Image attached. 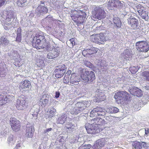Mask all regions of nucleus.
<instances>
[{
    "mask_svg": "<svg viewBox=\"0 0 149 149\" xmlns=\"http://www.w3.org/2000/svg\"><path fill=\"white\" fill-rule=\"evenodd\" d=\"M47 36H48L46 35L44 36L43 33H42L37 34L34 37L32 42L33 47L38 49H43L46 51L49 50L50 45L46 41Z\"/></svg>",
    "mask_w": 149,
    "mask_h": 149,
    "instance_id": "1",
    "label": "nucleus"
},
{
    "mask_svg": "<svg viewBox=\"0 0 149 149\" xmlns=\"http://www.w3.org/2000/svg\"><path fill=\"white\" fill-rule=\"evenodd\" d=\"M119 111V109L115 107H109L107 110L103 109L102 108L97 107L94 108L91 112L90 116L91 117H93L97 115L104 116L105 114V111L109 113H116Z\"/></svg>",
    "mask_w": 149,
    "mask_h": 149,
    "instance_id": "2",
    "label": "nucleus"
},
{
    "mask_svg": "<svg viewBox=\"0 0 149 149\" xmlns=\"http://www.w3.org/2000/svg\"><path fill=\"white\" fill-rule=\"evenodd\" d=\"M90 104L89 102L87 101L84 102H78L75 104H73L70 109V112L72 114H77L83 112L87 107Z\"/></svg>",
    "mask_w": 149,
    "mask_h": 149,
    "instance_id": "3",
    "label": "nucleus"
},
{
    "mask_svg": "<svg viewBox=\"0 0 149 149\" xmlns=\"http://www.w3.org/2000/svg\"><path fill=\"white\" fill-rule=\"evenodd\" d=\"M82 81L85 83H91L95 79L94 73L92 71L83 70L81 75Z\"/></svg>",
    "mask_w": 149,
    "mask_h": 149,
    "instance_id": "4",
    "label": "nucleus"
},
{
    "mask_svg": "<svg viewBox=\"0 0 149 149\" xmlns=\"http://www.w3.org/2000/svg\"><path fill=\"white\" fill-rule=\"evenodd\" d=\"M6 18V21L7 23L11 24L13 22L16 15L13 8L12 7H8L6 9L4 12Z\"/></svg>",
    "mask_w": 149,
    "mask_h": 149,
    "instance_id": "5",
    "label": "nucleus"
},
{
    "mask_svg": "<svg viewBox=\"0 0 149 149\" xmlns=\"http://www.w3.org/2000/svg\"><path fill=\"white\" fill-rule=\"evenodd\" d=\"M93 14L94 17L99 19L104 18L106 15L103 8L98 6L94 8Z\"/></svg>",
    "mask_w": 149,
    "mask_h": 149,
    "instance_id": "6",
    "label": "nucleus"
},
{
    "mask_svg": "<svg viewBox=\"0 0 149 149\" xmlns=\"http://www.w3.org/2000/svg\"><path fill=\"white\" fill-rule=\"evenodd\" d=\"M91 40L95 43L103 44L107 40V39L103 33L93 34L90 36Z\"/></svg>",
    "mask_w": 149,
    "mask_h": 149,
    "instance_id": "7",
    "label": "nucleus"
},
{
    "mask_svg": "<svg viewBox=\"0 0 149 149\" xmlns=\"http://www.w3.org/2000/svg\"><path fill=\"white\" fill-rule=\"evenodd\" d=\"M129 95L125 91L118 92L114 95V97L118 103L126 100L129 97Z\"/></svg>",
    "mask_w": 149,
    "mask_h": 149,
    "instance_id": "8",
    "label": "nucleus"
},
{
    "mask_svg": "<svg viewBox=\"0 0 149 149\" xmlns=\"http://www.w3.org/2000/svg\"><path fill=\"white\" fill-rule=\"evenodd\" d=\"M136 48L138 51L146 52L149 50V45L147 42L142 41L136 43Z\"/></svg>",
    "mask_w": 149,
    "mask_h": 149,
    "instance_id": "9",
    "label": "nucleus"
},
{
    "mask_svg": "<svg viewBox=\"0 0 149 149\" xmlns=\"http://www.w3.org/2000/svg\"><path fill=\"white\" fill-rule=\"evenodd\" d=\"M127 18V23L132 29H135L138 28L139 21L137 19L130 15H128Z\"/></svg>",
    "mask_w": 149,
    "mask_h": 149,
    "instance_id": "10",
    "label": "nucleus"
},
{
    "mask_svg": "<svg viewBox=\"0 0 149 149\" xmlns=\"http://www.w3.org/2000/svg\"><path fill=\"white\" fill-rule=\"evenodd\" d=\"M26 101L25 97L23 96L18 97L17 100L16 107L17 109L19 110H23L26 107Z\"/></svg>",
    "mask_w": 149,
    "mask_h": 149,
    "instance_id": "11",
    "label": "nucleus"
},
{
    "mask_svg": "<svg viewBox=\"0 0 149 149\" xmlns=\"http://www.w3.org/2000/svg\"><path fill=\"white\" fill-rule=\"evenodd\" d=\"M85 128L88 134H95L98 133L99 132L98 128L94 124V123L92 124L87 123L85 125Z\"/></svg>",
    "mask_w": 149,
    "mask_h": 149,
    "instance_id": "12",
    "label": "nucleus"
},
{
    "mask_svg": "<svg viewBox=\"0 0 149 149\" xmlns=\"http://www.w3.org/2000/svg\"><path fill=\"white\" fill-rule=\"evenodd\" d=\"M10 124L13 130L18 131L20 129L21 125L19 121L15 118H11L10 119Z\"/></svg>",
    "mask_w": 149,
    "mask_h": 149,
    "instance_id": "13",
    "label": "nucleus"
},
{
    "mask_svg": "<svg viewBox=\"0 0 149 149\" xmlns=\"http://www.w3.org/2000/svg\"><path fill=\"white\" fill-rule=\"evenodd\" d=\"M123 4L118 0H111L109 1L108 4V6L110 9L112 10L114 8H120L123 6Z\"/></svg>",
    "mask_w": 149,
    "mask_h": 149,
    "instance_id": "14",
    "label": "nucleus"
},
{
    "mask_svg": "<svg viewBox=\"0 0 149 149\" xmlns=\"http://www.w3.org/2000/svg\"><path fill=\"white\" fill-rule=\"evenodd\" d=\"M98 50L97 48L95 47H91L90 49H86L82 51L83 55L86 57L90 56L96 53Z\"/></svg>",
    "mask_w": 149,
    "mask_h": 149,
    "instance_id": "15",
    "label": "nucleus"
},
{
    "mask_svg": "<svg viewBox=\"0 0 149 149\" xmlns=\"http://www.w3.org/2000/svg\"><path fill=\"white\" fill-rule=\"evenodd\" d=\"M83 15H78L72 16V19L77 24H80L83 23L84 21L86 14L84 12H82Z\"/></svg>",
    "mask_w": 149,
    "mask_h": 149,
    "instance_id": "16",
    "label": "nucleus"
},
{
    "mask_svg": "<svg viewBox=\"0 0 149 149\" xmlns=\"http://www.w3.org/2000/svg\"><path fill=\"white\" fill-rule=\"evenodd\" d=\"M50 98V96L48 94H46L42 95L39 101V105L42 107H45L49 103Z\"/></svg>",
    "mask_w": 149,
    "mask_h": 149,
    "instance_id": "17",
    "label": "nucleus"
},
{
    "mask_svg": "<svg viewBox=\"0 0 149 149\" xmlns=\"http://www.w3.org/2000/svg\"><path fill=\"white\" fill-rule=\"evenodd\" d=\"M105 96L104 93L100 91L95 92V101L99 102L104 100L105 99Z\"/></svg>",
    "mask_w": 149,
    "mask_h": 149,
    "instance_id": "18",
    "label": "nucleus"
},
{
    "mask_svg": "<svg viewBox=\"0 0 149 149\" xmlns=\"http://www.w3.org/2000/svg\"><path fill=\"white\" fill-rule=\"evenodd\" d=\"M106 141L102 138L97 140L93 146V149H100L105 145Z\"/></svg>",
    "mask_w": 149,
    "mask_h": 149,
    "instance_id": "19",
    "label": "nucleus"
},
{
    "mask_svg": "<svg viewBox=\"0 0 149 149\" xmlns=\"http://www.w3.org/2000/svg\"><path fill=\"white\" fill-rule=\"evenodd\" d=\"M30 85V82L29 80H25L21 82L19 86V88L22 91L27 90L29 88V86Z\"/></svg>",
    "mask_w": 149,
    "mask_h": 149,
    "instance_id": "20",
    "label": "nucleus"
},
{
    "mask_svg": "<svg viewBox=\"0 0 149 149\" xmlns=\"http://www.w3.org/2000/svg\"><path fill=\"white\" fill-rule=\"evenodd\" d=\"M34 130L31 125L27 124L26 126V136L28 138H31L33 135Z\"/></svg>",
    "mask_w": 149,
    "mask_h": 149,
    "instance_id": "21",
    "label": "nucleus"
},
{
    "mask_svg": "<svg viewBox=\"0 0 149 149\" xmlns=\"http://www.w3.org/2000/svg\"><path fill=\"white\" fill-rule=\"evenodd\" d=\"M129 91L131 94L136 95L138 97L142 96L143 95L141 91L136 87L131 88Z\"/></svg>",
    "mask_w": 149,
    "mask_h": 149,
    "instance_id": "22",
    "label": "nucleus"
},
{
    "mask_svg": "<svg viewBox=\"0 0 149 149\" xmlns=\"http://www.w3.org/2000/svg\"><path fill=\"white\" fill-rule=\"evenodd\" d=\"M47 9L46 7L43 5L39 6L36 10V13L40 16L43 13H46L47 12Z\"/></svg>",
    "mask_w": 149,
    "mask_h": 149,
    "instance_id": "23",
    "label": "nucleus"
},
{
    "mask_svg": "<svg viewBox=\"0 0 149 149\" xmlns=\"http://www.w3.org/2000/svg\"><path fill=\"white\" fill-rule=\"evenodd\" d=\"M80 81L79 77L75 75V74L73 73L71 74L69 81L72 84L77 85L79 84V82Z\"/></svg>",
    "mask_w": 149,
    "mask_h": 149,
    "instance_id": "24",
    "label": "nucleus"
},
{
    "mask_svg": "<svg viewBox=\"0 0 149 149\" xmlns=\"http://www.w3.org/2000/svg\"><path fill=\"white\" fill-rule=\"evenodd\" d=\"M92 123H94L95 125L98 128V125H102L104 123V120L101 118H96L91 120Z\"/></svg>",
    "mask_w": 149,
    "mask_h": 149,
    "instance_id": "25",
    "label": "nucleus"
},
{
    "mask_svg": "<svg viewBox=\"0 0 149 149\" xmlns=\"http://www.w3.org/2000/svg\"><path fill=\"white\" fill-rule=\"evenodd\" d=\"M67 117V114H64L59 117L58 119L57 123L61 124H63L66 121Z\"/></svg>",
    "mask_w": 149,
    "mask_h": 149,
    "instance_id": "26",
    "label": "nucleus"
},
{
    "mask_svg": "<svg viewBox=\"0 0 149 149\" xmlns=\"http://www.w3.org/2000/svg\"><path fill=\"white\" fill-rule=\"evenodd\" d=\"M124 58L126 60H129L128 58L131 57L132 56V54L129 49H126L124 50L123 53Z\"/></svg>",
    "mask_w": 149,
    "mask_h": 149,
    "instance_id": "27",
    "label": "nucleus"
},
{
    "mask_svg": "<svg viewBox=\"0 0 149 149\" xmlns=\"http://www.w3.org/2000/svg\"><path fill=\"white\" fill-rule=\"evenodd\" d=\"M74 126L71 123H68L65 126V130L69 133L72 132L74 129Z\"/></svg>",
    "mask_w": 149,
    "mask_h": 149,
    "instance_id": "28",
    "label": "nucleus"
},
{
    "mask_svg": "<svg viewBox=\"0 0 149 149\" xmlns=\"http://www.w3.org/2000/svg\"><path fill=\"white\" fill-rule=\"evenodd\" d=\"M51 51L55 58L56 57L59 55L60 52V48L59 47L53 48Z\"/></svg>",
    "mask_w": 149,
    "mask_h": 149,
    "instance_id": "29",
    "label": "nucleus"
},
{
    "mask_svg": "<svg viewBox=\"0 0 149 149\" xmlns=\"http://www.w3.org/2000/svg\"><path fill=\"white\" fill-rule=\"evenodd\" d=\"M113 22L117 28L121 27L122 25V23L119 18L117 17L113 18Z\"/></svg>",
    "mask_w": 149,
    "mask_h": 149,
    "instance_id": "30",
    "label": "nucleus"
},
{
    "mask_svg": "<svg viewBox=\"0 0 149 149\" xmlns=\"http://www.w3.org/2000/svg\"><path fill=\"white\" fill-rule=\"evenodd\" d=\"M8 97H4L3 95H0V106L3 104H5L7 102L9 101Z\"/></svg>",
    "mask_w": 149,
    "mask_h": 149,
    "instance_id": "31",
    "label": "nucleus"
},
{
    "mask_svg": "<svg viewBox=\"0 0 149 149\" xmlns=\"http://www.w3.org/2000/svg\"><path fill=\"white\" fill-rule=\"evenodd\" d=\"M8 143L10 145H12L15 143V138L12 135H10L8 139Z\"/></svg>",
    "mask_w": 149,
    "mask_h": 149,
    "instance_id": "32",
    "label": "nucleus"
},
{
    "mask_svg": "<svg viewBox=\"0 0 149 149\" xmlns=\"http://www.w3.org/2000/svg\"><path fill=\"white\" fill-rule=\"evenodd\" d=\"M139 15L141 17L142 19H145L146 20H148V14L146 11L143 10V12H141Z\"/></svg>",
    "mask_w": 149,
    "mask_h": 149,
    "instance_id": "33",
    "label": "nucleus"
},
{
    "mask_svg": "<svg viewBox=\"0 0 149 149\" xmlns=\"http://www.w3.org/2000/svg\"><path fill=\"white\" fill-rule=\"evenodd\" d=\"M56 72L55 74V76L57 78H59L62 77L65 73L62 72L61 71H58L56 70H55Z\"/></svg>",
    "mask_w": 149,
    "mask_h": 149,
    "instance_id": "34",
    "label": "nucleus"
},
{
    "mask_svg": "<svg viewBox=\"0 0 149 149\" xmlns=\"http://www.w3.org/2000/svg\"><path fill=\"white\" fill-rule=\"evenodd\" d=\"M0 42L2 44L6 45H8L9 43V41L7 40L6 38L3 37H1L0 39Z\"/></svg>",
    "mask_w": 149,
    "mask_h": 149,
    "instance_id": "35",
    "label": "nucleus"
},
{
    "mask_svg": "<svg viewBox=\"0 0 149 149\" xmlns=\"http://www.w3.org/2000/svg\"><path fill=\"white\" fill-rule=\"evenodd\" d=\"M71 70L68 71V72L65 74V76L64 77L63 82L64 83L67 84L69 82V81L68 79V75L70 74L71 73Z\"/></svg>",
    "mask_w": 149,
    "mask_h": 149,
    "instance_id": "36",
    "label": "nucleus"
},
{
    "mask_svg": "<svg viewBox=\"0 0 149 149\" xmlns=\"http://www.w3.org/2000/svg\"><path fill=\"white\" fill-rule=\"evenodd\" d=\"M133 146L135 149H141V146L140 142L136 141L133 143Z\"/></svg>",
    "mask_w": 149,
    "mask_h": 149,
    "instance_id": "37",
    "label": "nucleus"
},
{
    "mask_svg": "<svg viewBox=\"0 0 149 149\" xmlns=\"http://www.w3.org/2000/svg\"><path fill=\"white\" fill-rule=\"evenodd\" d=\"M58 68L56 70L61 71L62 72L65 73L66 71V68L64 65L62 64L59 65L58 67Z\"/></svg>",
    "mask_w": 149,
    "mask_h": 149,
    "instance_id": "38",
    "label": "nucleus"
},
{
    "mask_svg": "<svg viewBox=\"0 0 149 149\" xmlns=\"http://www.w3.org/2000/svg\"><path fill=\"white\" fill-rule=\"evenodd\" d=\"M26 1L27 0H17V4L18 6H23L25 5Z\"/></svg>",
    "mask_w": 149,
    "mask_h": 149,
    "instance_id": "39",
    "label": "nucleus"
},
{
    "mask_svg": "<svg viewBox=\"0 0 149 149\" xmlns=\"http://www.w3.org/2000/svg\"><path fill=\"white\" fill-rule=\"evenodd\" d=\"M142 75L144 79L149 80V72L144 71L143 72Z\"/></svg>",
    "mask_w": 149,
    "mask_h": 149,
    "instance_id": "40",
    "label": "nucleus"
},
{
    "mask_svg": "<svg viewBox=\"0 0 149 149\" xmlns=\"http://www.w3.org/2000/svg\"><path fill=\"white\" fill-rule=\"evenodd\" d=\"M56 112V109L52 107L51 108L49 111V116L51 117H53L55 114Z\"/></svg>",
    "mask_w": 149,
    "mask_h": 149,
    "instance_id": "41",
    "label": "nucleus"
},
{
    "mask_svg": "<svg viewBox=\"0 0 149 149\" xmlns=\"http://www.w3.org/2000/svg\"><path fill=\"white\" fill-rule=\"evenodd\" d=\"M137 11L139 13H141V12H143V11L144 10V8L142 6L140 5H138L136 6Z\"/></svg>",
    "mask_w": 149,
    "mask_h": 149,
    "instance_id": "42",
    "label": "nucleus"
},
{
    "mask_svg": "<svg viewBox=\"0 0 149 149\" xmlns=\"http://www.w3.org/2000/svg\"><path fill=\"white\" fill-rule=\"evenodd\" d=\"M138 70V68L135 67H131L130 69V71L132 74H135Z\"/></svg>",
    "mask_w": 149,
    "mask_h": 149,
    "instance_id": "43",
    "label": "nucleus"
},
{
    "mask_svg": "<svg viewBox=\"0 0 149 149\" xmlns=\"http://www.w3.org/2000/svg\"><path fill=\"white\" fill-rule=\"evenodd\" d=\"M75 41H76V39L75 38H72L70 39L69 41L70 42V47H72L75 45Z\"/></svg>",
    "mask_w": 149,
    "mask_h": 149,
    "instance_id": "44",
    "label": "nucleus"
},
{
    "mask_svg": "<svg viewBox=\"0 0 149 149\" xmlns=\"http://www.w3.org/2000/svg\"><path fill=\"white\" fill-rule=\"evenodd\" d=\"M51 47H50V49L49 50H50L51 49ZM50 52H49L48 53L47 55V58L50 59H53L54 58H55V57L54 56L53 53L51 51H50Z\"/></svg>",
    "mask_w": 149,
    "mask_h": 149,
    "instance_id": "45",
    "label": "nucleus"
},
{
    "mask_svg": "<svg viewBox=\"0 0 149 149\" xmlns=\"http://www.w3.org/2000/svg\"><path fill=\"white\" fill-rule=\"evenodd\" d=\"M84 64L87 67L90 68H92L93 67V65L91 63L88 61H84Z\"/></svg>",
    "mask_w": 149,
    "mask_h": 149,
    "instance_id": "46",
    "label": "nucleus"
},
{
    "mask_svg": "<svg viewBox=\"0 0 149 149\" xmlns=\"http://www.w3.org/2000/svg\"><path fill=\"white\" fill-rule=\"evenodd\" d=\"M13 53V54H12L14 56L13 58L14 59H17L18 58H19V53L17 52V51H14V53Z\"/></svg>",
    "mask_w": 149,
    "mask_h": 149,
    "instance_id": "47",
    "label": "nucleus"
},
{
    "mask_svg": "<svg viewBox=\"0 0 149 149\" xmlns=\"http://www.w3.org/2000/svg\"><path fill=\"white\" fill-rule=\"evenodd\" d=\"M13 24V22L11 23V24H8V23H7V22L5 21V24H4V29L5 30H7L9 29L10 28V25L12 24Z\"/></svg>",
    "mask_w": 149,
    "mask_h": 149,
    "instance_id": "48",
    "label": "nucleus"
},
{
    "mask_svg": "<svg viewBox=\"0 0 149 149\" xmlns=\"http://www.w3.org/2000/svg\"><path fill=\"white\" fill-rule=\"evenodd\" d=\"M17 36L16 38V40L18 42H20L21 39V34H17Z\"/></svg>",
    "mask_w": 149,
    "mask_h": 149,
    "instance_id": "49",
    "label": "nucleus"
},
{
    "mask_svg": "<svg viewBox=\"0 0 149 149\" xmlns=\"http://www.w3.org/2000/svg\"><path fill=\"white\" fill-rule=\"evenodd\" d=\"M52 128H49L46 129L44 130L43 133L44 134H47L48 135V133L49 132L51 131L52 130Z\"/></svg>",
    "mask_w": 149,
    "mask_h": 149,
    "instance_id": "50",
    "label": "nucleus"
},
{
    "mask_svg": "<svg viewBox=\"0 0 149 149\" xmlns=\"http://www.w3.org/2000/svg\"><path fill=\"white\" fill-rule=\"evenodd\" d=\"M91 147V145L90 144H88L84 146H83L82 147V149H90Z\"/></svg>",
    "mask_w": 149,
    "mask_h": 149,
    "instance_id": "51",
    "label": "nucleus"
},
{
    "mask_svg": "<svg viewBox=\"0 0 149 149\" xmlns=\"http://www.w3.org/2000/svg\"><path fill=\"white\" fill-rule=\"evenodd\" d=\"M5 1L6 0H0V7L4 4Z\"/></svg>",
    "mask_w": 149,
    "mask_h": 149,
    "instance_id": "52",
    "label": "nucleus"
},
{
    "mask_svg": "<svg viewBox=\"0 0 149 149\" xmlns=\"http://www.w3.org/2000/svg\"><path fill=\"white\" fill-rule=\"evenodd\" d=\"M149 133V129L146 128L145 129V134L147 135V136L148 134Z\"/></svg>",
    "mask_w": 149,
    "mask_h": 149,
    "instance_id": "53",
    "label": "nucleus"
},
{
    "mask_svg": "<svg viewBox=\"0 0 149 149\" xmlns=\"http://www.w3.org/2000/svg\"><path fill=\"white\" fill-rule=\"evenodd\" d=\"M38 109H37L36 111L34 112L33 114H32V115L33 116V117H37V116L38 114Z\"/></svg>",
    "mask_w": 149,
    "mask_h": 149,
    "instance_id": "54",
    "label": "nucleus"
},
{
    "mask_svg": "<svg viewBox=\"0 0 149 149\" xmlns=\"http://www.w3.org/2000/svg\"><path fill=\"white\" fill-rule=\"evenodd\" d=\"M100 65L101 66V69H103L102 70V71H105L106 70L107 68L106 66L105 65L103 66L102 64H100Z\"/></svg>",
    "mask_w": 149,
    "mask_h": 149,
    "instance_id": "55",
    "label": "nucleus"
},
{
    "mask_svg": "<svg viewBox=\"0 0 149 149\" xmlns=\"http://www.w3.org/2000/svg\"><path fill=\"white\" fill-rule=\"evenodd\" d=\"M141 148L142 147L145 148L146 146V144L145 142H143L141 143Z\"/></svg>",
    "mask_w": 149,
    "mask_h": 149,
    "instance_id": "56",
    "label": "nucleus"
},
{
    "mask_svg": "<svg viewBox=\"0 0 149 149\" xmlns=\"http://www.w3.org/2000/svg\"><path fill=\"white\" fill-rule=\"evenodd\" d=\"M21 30L22 29L21 28H18L17 31V34H21Z\"/></svg>",
    "mask_w": 149,
    "mask_h": 149,
    "instance_id": "57",
    "label": "nucleus"
},
{
    "mask_svg": "<svg viewBox=\"0 0 149 149\" xmlns=\"http://www.w3.org/2000/svg\"><path fill=\"white\" fill-rule=\"evenodd\" d=\"M55 94V97L56 98H58L59 97L60 94L59 92H56Z\"/></svg>",
    "mask_w": 149,
    "mask_h": 149,
    "instance_id": "58",
    "label": "nucleus"
},
{
    "mask_svg": "<svg viewBox=\"0 0 149 149\" xmlns=\"http://www.w3.org/2000/svg\"><path fill=\"white\" fill-rule=\"evenodd\" d=\"M19 145H17L16 146V147H17L18 146H19Z\"/></svg>",
    "mask_w": 149,
    "mask_h": 149,
    "instance_id": "59",
    "label": "nucleus"
},
{
    "mask_svg": "<svg viewBox=\"0 0 149 149\" xmlns=\"http://www.w3.org/2000/svg\"><path fill=\"white\" fill-rule=\"evenodd\" d=\"M146 89L147 90L149 89V88H148L147 87L146 88Z\"/></svg>",
    "mask_w": 149,
    "mask_h": 149,
    "instance_id": "60",
    "label": "nucleus"
},
{
    "mask_svg": "<svg viewBox=\"0 0 149 149\" xmlns=\"http://www.w3.org/2000/svg\"><path fill=\"white\" fill-rule=\"evenodd\" d=\"M20 66V65H18V67H19V66Z\"/></svg>",
    "mask_w": 149,
    "mask_h": 149,
    "instance_id": "61",
    "label": "nucleus"
},
{
    "mask_svg": "<svg viewBox=\"0 0 149 149\" xmlns=\"http://www.w3.org/2000/svg\"><path fill=\"white\" fill-rule=\"evenodd\" d=\"M48 18V17H46V18Z\"/></svg>",
    "mask_w": 149,
    "mask_h": 149,
    "instance_id": "62",
    "label": "nucleus"
},
{
    "mask_svg": "<svg viewBox=\"0 0 149 149\" xmlns=\"http://www.w3.org/2000/svg\"><path fill=\"white\" fill-rule=\"evenodd\" d=\"M57 21H59V22H60V21L59 20H58Z\"/></svg>",
    "mask_w": 149,
    "mask_h": 149,
    "instance_id": "63",
    "label": "nucleus"
}]
</instances>
